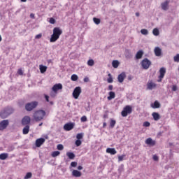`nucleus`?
<instances>
[{"label":"nucleus","instance_id":"nucleus-33","mask_svg":"<svg viewBox=\"0 0 179 179\" xmlns=\"http://www.w3.org/2000/svg\"><path fill=\"white\" fill-rule=\"evenodd\" d=\"M141 33L143 36H148V34H149V31H148V29H143L141 30Z\"/></svg>","mask_w":179,"mask_h":179},{"label":"nucleus","instance_id":"nucleus-36","mask_svg":"<svg viewBox=\"0 0 179 179\" xmlns=\"http://www.w3.org/2000/svg\"><path fill=\"white\" fill-rule=\"evenodd\" d=\"M115 124H116L115 120L110 119V128H113L114 127H115Z\"/></svg>","mask_w":179,"mask_h":179},{"label":"nucleus","instance_id":"nucleus-32","mask_svg":"<svg viewBox=\"0 0 179 179\" xmlns=\"http://www.w3.org/2000/svg\"><path fill=\"white\" fill-rule=\"evenodd\" d=\"M108 78L107 79L108 83H113L114 80H113V76H111V73L108 74Z\"/></svg>","mask_w":179,"mask_h":179},{"label":"nucleus","instance_id":"nucleus-20","mask_svg":"<svg viewBox=\"0 0 179 179\" xmlns=\"http://www.w3.org/2000/svg\"><path fill=\"white\" fill-rule=\"evenodd\" d=\"M143 57V50H139L136 54V59H141Z\"/></svg>","mask_w":179,"mask_h":179},{"label":"nucleus","instance_id":"nucleus-5","mask_svg":"<svg viewBox=\"0 0 179 179\" xmlns=\"http://www.w3.org/2000/svg\"><path fill=\"white\" fill-rule=\"evenodd\" d=\"M131 113H132V107L131 106H127L122 111V116L127 117L128 114H131Z\"/></svg>","mask_w":179,"mask_h":179},{"label":"nucleus","instance_id":"nucleus-22","mask_svg":"<svg viewBox=\"0 0 179 179\" xmlns=\"http://www.w3.org/2000/svg\"><path fill=\"white\" fill-rule=\"evenodd\" d=\"M152 108H160V103L159 101H155L153 103L151 104Z\"/></svg>","mask_w":179,"mask_h":179},{"label":"nucleus","instance_id":"nucleus-46","mask_svg":"<svg viewBox=\"0 0 179 179\" xmlns=\"http://www.w3.org/2000/svg\"><path fill=\"white\" fill-rule=\"evenodd\" d=\"M76 146H80L82 145V141L80 140L76 141Z\"/></svg>","mask_w":179,"mask_h":179},{"label":"nucleus","instance_id":"nucleus-15","mask_svg":"<svg viewBox=\"0 0 179 179\" xmlns=\"http://www.w3.org/2000/svg\"><path fill=\"white\" fill-rule=\"evenodd\" d=\"M45 142V139L41 138H38L36 141V145L37 148H40V146H41V145H43V143H44Z\"/></svg>","mask_w":179,"mask_h":179},{"label":"nucleus","instance_id":"nucleus-18","mask_svg":"<svg viewBox=\"0 0 179 179\" xmlns=\"http://www.w3.org/2000/svg\"><path fill=\"white\" fill-rule=\"evenodd\" d=\"M106 153H109V155H117V150H115V148H108L106 149Z\"/></svg>","mask_w":179,"mask_h":179},{"label":"nucleus","instance_id":"nucleus-39","mask_svg":"<svg viewBox=\"0 0 179 179\" xmlns=\"http://www.w3.org/2000/svg\"><path fill=\"white\" fill-rule=\"evenodd\" d=\"M173 61L175 62H179V54H177L176 56L173 57Z\"/></svg>","mask_w":179,"mask_h":179},{"label":"nucleus","instance_id":"nucleus-58","mask_svg":"<svg viewBox=\"0 0 179 179\" xmlns=\"http://www.w3.org/2000/svg\"><path fill=\"white\" fill-rule=\"evenodd\" d=\"M106 127H107V123L103 122V128H106Z\"/></svg>","mask_w":179,"mask_h":179},{"label":"nucleus","instance_id":"nucleus-13","mask_svg":"<svg viewBox=\"0 0 179 179\" xmlns=\"http://www.w3.org/2000/svg\"><path fill=\"white\" fill-rule=\"evenodd\" d=\"M73 127H75V123H67L66 124H64V129L65 131H72V129H73Z\"/></svg>","mask_w":179,"mask_h":179},{"label":"nucleus","instance_id":"nucleus-25","mask_svg":"<svg viewBox=\"0 0 179 179\" xmlns=\"http://www.w3.org/2000/svg\"><path fill=\"white\" fill-rule=\"evenodd\" d=\"M113 99H115V92H110L109 96H108V100H113Z\"/></svg>","mask_w":179,"mask_h":179},{"label":"nucleus","instance_id":"nucleus-43","mask_svg":"<svg viewBox=\"0 0 179 179\" xmlns=\"http://www.w3.org/2000/svg\"><path fill=\"white\" fill-rule=\"evenodd\" d=\"M24 178V179L31 178V173H30V172L27 173Z\"/></svg>","mask_w":179,"mask_h":179},{"label":"nucleus","instance_id":"nucleus-1","mask_svg":"<svg viewBox=\"0 0 179 179\" xmlns=\"http://www.w3.org/2000/svg\"><path fill=\"white\" fill-rule=\"evenodd\" d=\"M62 34V29L59 27H55L53 29V34L51 35L50 42L55 43L58 38H59V36Z\"/></svg>","mask_w":179,"mask_h":179},{"label":"nucleus","instance_id":"nucleus-7","mask_svg":"<svg viewBox=\"0 0 179 179\" xmlns=\"http://www.w3.org/2000/svg\"><path fill=\"white\" fill-rule=\"evenodd\" d=\"M152 65V62L147 58L144 59L141 62V66L143 69H149V67Z\"/></svg>","mask_w":179,"mask_h":179},{"label":"nucleus","instance_id":"nucleus-57","mask_svg":"<svg viewBox=\"0 0 179 179\" xmlns=\"http://www.w3.org/2000/svg\"><path fill=\"white\" fill-rule=\"evenodd\" d=\"M30 17H31L32 19H34V14L33 13L30 14Z\"/></svg>","mask_w":179,"mask_h":179},{"label":"nucleus","instance_id":"nucleus-40","mask_svg":"<svg viewBox=\"0 0 179 179\" xmlns=\"http://www.w3.org/2000/svg\"><path fill=\"white\" fill-rule=\"evenodd\" d=\"M58 150H64V145L62 144H58L57 146Z\"/></svg>","mask_w":179,"mask_h":179},{"label":"nucleus","instance_id":"nucleus-54","mask_svg":"<svg viewBox=\"0 0 179 179\" xmlns=\"http://www.w3.org/2000/svg\"><path fill=\"white\" fill-rule=\"evenodd\" d=\"M84 82H85V83L89 82V78L85 77V78H84Z\"/></svg>","mask_w":179,"mask_h":179},{"label":"nucleus","instance_id":"nucleus-47","mask_svg":"<svg viewBox=\"0 0 179 179\" xmlns=\"http://www.w3.org/2000/svg\"><path fill=\"white\" fill-rule=\"evenodd\" d=\"M143 127H150V122H144Z\"/></svg>","mask_w":179,"mask_h":179},{"label":"nucleus","instance_id":"nucleus-14","mask_svg":"<svg viewBox=\"0 0 179 179\" xmlns=\"http://www.w3.org/2000/svg\"><path fill=\"white\" fill-rule=\"evenodd\" d=\"M146 145H148V146H155L156 145V141H153L152 138H148L145 140Z\"/></svg>","mask_w":179,"mask_h":179},{"label":"nucleus","instance_id":"nucleus-42","mask_svg":"<svg viewBox=\"0 0 179 179\" xmlns=\"http://www.w3.org/2000/svg\"><path fill=\"white\" fill-rule=\"evenodd\" d=\"M76 138L78 140L80 141V139H82V138H83V134H82V133L78 134L76 136Z\"/></svg>","mask_w":179,"mask_h":179},{"label":"nucleus","instance_id":"nucleus-8","mask_svg":"<svg viewBox=\"0 0 179 179\" xmlns=\"http://www.w3.org/2000/svg\"><path fill=\"white\" fill-rule=\"evenodd\" d=\"M157 87V84L153 82V80H148L147 83L148 90H153Z\"/></svg>","mask_w":179,"mask_h":179},{"label":"nucleus","instance_id":"nucleus-31","mask_svg":"<svg viewBox=\"0 0 179 179\" xmlns=\"http://www.w3.org/2000/svg\"><path fill=\"white\" fill-rule=\"evenodd\" d=\"M88 66H93L94 65V60L93 59H90L87 62Z\"/></svg>","mask_w":179,"mask_h":179},{"label":"nucleus","instance_id":"nucleus-16","mask_svg":"<svg viewBox=\"0 0 179 179\" xmlns=\"http://www.w3.org/2000/svg\"><path fill=\"white\" fill-rule=\"evenodd\" d=\"M126 75H125V73H120L118 77H117V80H118V82L120 83H122V82H124V79H125L126 78Z\"/></svg>","mask_w":179,"mask_h":179},{"label":"nucleus","instance_id":"nucleus-29","mask_svg":"<svg viewBox=\"0 0 179 179\" xmlns=\"http://www.w3.org/2000/svg\"><path fill=\"white\" fill-rule=\"evenodd\" d=\"M66 156L69 157V159L73 160V159H75V154L73 152H66Z\"/></svg>","mask_w":179,"mask_h":179},{"label":"nucleus","instance_id":"nucleus-55","mask_svg":"<svg viewBox=\"0 0 179 179\" xmlns=\"http://www.w3.org/2000/svg\"><path fill=\"white\" fill-rule=\"evenodd\" d=\"M113 85L108 86V90H113Z\"/></svg>","mask_w":179,"mask_h":179},{"label":"nucleus","instance_id":"nucleus-51","mask_svg":"<svg viewBox=\"0 0 179 179\" xmlns=\"http://www.w3.org/2000/svg\"><path fill=\"white\" fill-rule=\"evenodd\" d=\"M17 73L18 75H23V70L22 69H18Z\"/></svg>","mask_w":179,"mask_h":179},{"label":"nucleus","instance_id":"nucleus-61","mask_svg":"<svg viewBox=\"0 0 179 179\" xmlns=\"http://www.w3.org/2000/svg\"><path fill=\"white\" fill-rule=\"evenodd\" d=\"M27 0H21V2H27Z\"/></svg>","mask_w":179,"mask_h":179},{"label":"nucleus","instance_id":"nucleus-52","mask_svg":"<svg viewBox=\"0 0 179 179\" xmlns=\"http://www.w3.org/2000/svg\"><path fill=\"white\" fill-rule=\"evenodd\" d=\"M42 36L43 35L41 34H39L35 36V38L36 39L41 38Z\"/></svg>","mask_w":179,"mask_h":179},{"label":"nucleus","instance_id":"nucleus-59","mask_svg":"<svg viewBox=\"0 0 179 179\" xmlns=\"http://www.w3.org/2000/svg\"><path fill=\"white\" fill-rule=\"evenodd\" d=\"M85 110L86 111H90V107L88 106L87 108H85Z\"/></svg>","mask_w":179,"mask_h":179},{"label":"nucleus","instance_id":"nucleus-28","mask_svg":"<svg viewBox=\"0 0 179 179\" xmlns=\"http://www.w3.org/2000/svg\"><path fill=\"white\" fill-rule=\"evenodd\" d=\"M39 69L41 71V73H44L47 71V66H43V65H40L39 66Z\"/></svg>","mask_w":179,"mask_h":179},{"label":"nucleus","instance_id":"nucleus-60","mask_svg":"<svg viewBox=\"0 0 179 179\" xmlns=\"http://www.w3.org/2000/svg\"><path fill=\"white\" fill-rule=\"evenodd\" d=\"M2 41V36L0 35V43Z\"/></svg>","mask_w":179,"mask_h":179},{"label":"nucleus","instance_id":"nucleus-49","mask_svg":"<svg viewBox=\"0 0 179 179\" xmlns=\"http://www.w3.org/2000/svg\"><path fill=\"white\" fill-rule=\"evenodd\" d=\"M177 90H178L177 85H173L172 86L173 92H177Z\"/></svg>","mask_w":179,"mask_h":179},{"label":"nucleus","instance_id":"nucleus-44","mask_svg":"<svg viewBox=\"0 0 179 179\" xmlns=\"http://www.w3.org/2000/svg\"><path fill=\"white\" fill-rule=\"evenodd\" d=\"M80 121H81V122H86V121H87V117L86 116H83L80 118Z\"/></svg>","mask_w":179,"mask_h":179},{"label":"nucleus","instance_id":"nucleus-35","mask_svg":"<svg viewBox=\"0 0 179 179\" xmlns=\"http://www.w3.org/2000/svg\"><path fill=\"white\" fill-rule=\"evenodd\" d=\"M71 80H73V82H76V80H78V75L76 74H73L71 76Z\"/></svg>","mask_w":179,"mask_h":179},{"label":"nucleus","instance_id":"nucleus-50","mask_svg":"<svg viewBox=\"0 0 179 179\" xmlns=\"http://www.w3.org/2000/svg\"><path fill=\"white\" fill-rule=\"evenodd\" d=\"M152 159L155 162H157V160H159V157H157V155H153Z\"/></svg>","mask_w":179,"mask_h":179},{"label":"nucleus","instance_id":"nucleus-53","mask_svg":"<svg viewBox=\"0 0 179 179\" xmlns=\"http://www.w3.org/2000/svg\"><path fill=\"white\" fill-rule=\"evenodd\" d=\"M45 99L46 100V101H50V100L48 99H50V96H48V95H45Z\"/></svg>","mask_w":179,"mask_h":179},{"label":"nucleus","instance_id":"nucleus-45","mask_svg":"<svg viewBox=\"0 0 179 179\" xmlns=\"http://www.w3.org/2000/svg\"><path fill=\"white\" fill-rule=\"evenodd\" d=\"M49 23H50V24H55V19H54L53 17L50 18Z\"/></svg>","mask_w":179,"mask_h":179},{"label":"nucleus","instance_id":"nucleus-37","mask_svg":"<svg viewBox=\"0 0 179 179\" xmlns=\"http://www.w3.org/2000/svg\"><path fill=\"white\" fill-rule=\"evenodd\" d=\"M125 155H122L118 156V162H122L125 159Z\"/></svg>","mask_w":179,"mask_h":179},{"label":"nucleus","instance_id":"nucleus-48","mask_svg":"<svg viewBox=\"0 0 179 179\" xmlns=\"http://www.w3.org/2000/svg\"><path fill=\"white\" fill-rule=\"evenodd\" d=\"M71 167H76L78 166V163L73 162L71 163Z\"/></svg>","mask_w":179,"mask_h":179},{"label":"nucleus","instance_id":"nucleus-17","mask_svg":"<svg viewBox=\"0 0 179 179\" xmlns=\"http://www.w3.org/2000/svg\"><path fill=\"white\" fill-rule=\"evenodd\" d=\"M30 121H31V119H30V117L29 116H25L24 117V118L22 119V124L23 125H27L28 124H30Z\"/></svg>","mask_w":179,"mask_h":179},{"label":"nucleus","instance_id":"nucleus-41","mask_svg":"<svg viewBox=\"0 0 179 179\" xmlns=\"http://www.w3.org/2000/svg\"><path fill=\"white\" fill-rule=\"evenodd\" d=\"M125 57L127 59L131 58V53H129V51L126 50V52H125Z\"/></svg>","mask_w":179,"mask_h":179},{"label":"nucleus","instance_id":"nucleus-62","mask_svg":"<svg viewBox=\"0 0 179 179\" xmlns=\"http://www.w3.org/2000/svg\"><path fill=\"white\" fill-rule=\"evenodd\" d=\"M136 16H139V13H136Z\"/></svg>","mask_w":179,"mask_h":179},{"label":"nucleus","instance_id":"nucleus-11","mask_svg":"<svg viewBox=\"0 0 179 179\" xmlns=\"http://www.w3.org/2000/svg\"><path fill=\"white\" fill-rule=\"evenodd\" d=\"M159 80L157 82H162L163 78H164V75H166V68L162 67L159 69Z\"/></svg>","mask_w":179,"mask_h":179},{"label":"nucleus","instance_id":"nucleus-3","mask_svg":"<svg viewBox=\"0 0 179 179\" xmlns=\"http://www.w3.org/2000/svg\"><path fill=\"white\" fill-rule=\"evenodd\" d=\"M81 93L82 89L80 88V87H76L73 92V97L76 99V100H78Z\"/></svg>","mask_w":179,"mask_h":179},{"label":"nucleus","instance_id":"nucleus-23","mask_svg":"<svg viewBox=\"0 0 179 179\" xmlns=\"http://www.w3.org/2000/svg\"><path fill=\"white\" fill-rule=\"evenodd\" d=\"M112 66L115 69L118 68L120 66V62L118 60H113L112 62Z\"/></svg>","mask_w":179,"mask_h":179},{"label":"nucleus","instance_id":"nucleus-19","mask_svg":"<svg viewBox=\"0 0 179 179\" xmlns=\"http://www.w3.org/2000/svg\"><path fill=\"white\" fill-rule=\"evenodd\" d=\"M72 176L73 177H81L82 176V173L78 170H73L72 171Z\"/></svg>","mask_w":179,"mask_h":179},{"label":"nucleus","instance_id":"nucleus-12","mask_svg":"<svg viewBox=\"0 0 179 179\" xmlns=\"http://www.w3.org/2000/svg\"><path fill=\"white\" fill-rule=\"evenodd\" d=\"M8 125H9V121L8 120H3L0 122V131H3Z\"/></svg>","mask_w":179,"mask_h":179},{"label":"nucleus","instance_id":"nucleus-9","mask_svg":"<svg viewBox=\"0 0 179 179\" xmlns=\"http://www.w3.org/2000/svg\"><path fill=\"white\" fill-rule=\"evenodd\" d=\"M62 87H63L62 84L57 83L53 85V87H52V90L53 92H55V94H57L59 90H62Z\"/></svg>","mask_w":179,"mask_h":179},{"label":"nucleus","instance_id":"nucleus-21","mask_svg":"<svg viewBox=\"0 0 179 179\" xmlns=\"http://www.w3.org/2000/svg\"><path fill=\"white\" fill-rule=\"evenodd\" d=\"M155 121H159L160 120V115L158 113L154 112L152 114Z\"/></svg>","mask_w":179,"mask_h":179},{"label":"nucleus","instance_id":"nucleus-27","mask_svg":"<svg viewBox=\"0 0 179 179\" xmlns=\"http://www.w3.org/2000/svg\"><path fill=\"white\" fill-rule=\"evenodd\" d=\"M8 153H1L0 154V159L1 160H6L8 159Z\"/></svg>","mask_w":179,"mask_h":179},{"label":"nucleus","instance_id":"nucleus-30","mask_svg":"<svg viewBox=\"0 0 179 179\" xmlns=\"http://www.w3.org/2000/svg\"><path fill=\"white\" fill-rule=\"evenodd\" d=\"M152 34L154 36H159V34H160V31L159 30V29L157 28H155L153 30H152Z\"/></svg>","mask_w":179,"mask_h":179},{"label":"nucleus","instance_id":"nucleus-2","mask_svg":"<svg viewBox=\"0 0 179 179\" xmlns=\"http://www.w3.org/2000/svg\"><path fill=\"white\" fill-rule=\"evenodd\" d=\"M45 117V111L43 110H37L34 113V120L35 121H41Z\"/></svg>","mask_w":179,"mask_h":179},{"label":"nucleus","instance_id":"nucleus-56","mask_svg":"<svg viewBox=\"0 0 179 179\" xmlns=\"http://www.w3.org/2000/svg\"><path fill=\"white\" fill-rule=\"evenodd\" d=\"M78 170H83V167H82V166H79L78 167Z\"/></svg>","mask_w":179,"mask_h":179},{"label":"nucleus","instance_id":"nucleus-26","mask_svg":"<svg viewBox=\"0 0 179 179\" xmlns=\"http://www.w3.org/2000/svg\"><path fill=\"white\" fill-rule=\"evenodd\" d=\"M9 115L7 110H3L0 113L1 118H6Z\"/></svg>","mask_w":179,"mask_h":179},{"label":"nucleus","instance_id":"nucleus-10","mask_svg":"<svg viewBox=\"0 0 179 179\" xmlns=\"http://www.w3.org/2000/svg\"><path fill=\"white\" fill-rule=\"evenodd\" d=\"M154 54L155 57H162V55H163V50H162L160 47H155L154 48Z\"/></svg>","mask_w":179,"mask_h":179},{"label":"nucleus","instance_id":"nucleus-4","mask_svg":"<svg viewBox=\"0 0 179 179\" xmlns=\"http://www.w3.org/2000/svg\"><path fill=\"white\" fill-rule=\"evenodd\" d=\"M38 104V103L37 101L31 102L25 106V108L27 111H31V110L37 107Z\"/></svg>","mask_w":179,"mask_h":179},{"label":"nucleus","instance_id":"nucleus-6","mask_svg":"<svg viewBox=\"0 0 179 179\" xmlns=\"http://www.w3.org/2000/svg\"><path fill=\"white\" fill-rule=\"evenodd\" d=\"M161 9L167 12L170 9V1L166 0L161 3Z\"/></svg>","mask_w":179,"mask_h":179},{"label":"nucleus","instance_id":"nucleus-24","mask_svg":"<svg viewBox=\"0 0 179 179\" xmlns=\"http://www.w3.org/2000/svg\"><path fill=\"white\" fill-rule=\"evenodd\" d=\"M29 129H30V126H29V125L25 126L22 130L23 134L27 135V134H29Z\"/></svg>","mask_w":179,"mask_h":179},{"label":"nucleus","instance_id":"nucleus-34","mask_svg":"<svg viewBox=\"0 0 179 179\" xmlns=\"http://www.w3.org/2000/svg\"><path fill=\"white\" fill-rule=\"evenodd\" d=\"M59 155H61V152L59 151H54L53 152H52V157H57V156H59Z\"/></svg>","mask_w":179,"mask_h":179},{"label":"nucleus","instance_id":"nucleus-63","mask_svg":"<svg viewBox=\"0 0 179 179\" xmlns=\"http://www.w3.org/2000/svg\"><path fill=\"white\" fill-rule=\"evenodd\" d=\"M41 125H43V123H41V124H39V127H41Z\"/></svg>","mask_w":179,"mask_h":179},{"label":"nucleus","instance_id":"nucleus-38","mask_svg":"<svg viewBox=\"0 0 179 179\" xmlns=\"http://www.w3.org/2000/svg\"><path fill=\"white\" fill-rule=\"evenodd\" d=\"M93 21L95 23V24H100V19L94 17Z\"/></svg>","mask_w":179,"mask_h":179}]
</instances>
